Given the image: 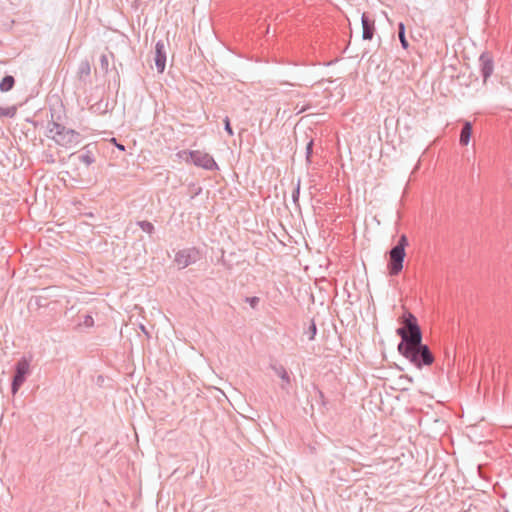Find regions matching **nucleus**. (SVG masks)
Instances as JSON below:
<instances>
[{
	"label": "nucleus",
	"instance_id": "b1692460",
	"mask_svg": "<svg viewBox=\"0 0 512 512\" xmlns=\"http://www.w3.org/2000/svg\"><path fill=\"white\" fill-rule=\"evenodd\" d=\"M245 302L248 303L253 309H255L260 302V298L256 296L246 297Z\"/></svg>",
	"mask_w": 512,
	"mask_h": 512
},
{
	"label": "nucleus",
	"instance_id": "4be33fe9",
	"mask_svg": "<svg viewBox=\"0 0 512 512\" xmlns=\"http://www.w3.org/2000/svg\"><path fill=\"white\" fill-rule=\"evenodd\" d=\"M314 391L316 394V401L319 402L322 406L326 405L324 393L316 386H314Z\"/></svg>",
	"mask_w": 512,
	"mask_h": 512
},
{
	"label": "nucleus",
	"instance_id": "2eb2a0df",
	"mask_svg": "<svg viewBox=\"0 0 512 512\" xmlns=\"http://www.w3.org/2000/svg\"><path fill=\"white\" fill-rule=\"evenodd\" d=\"M90 110L95 113H106L108 111V102H103V100H100L99 102L95 103L90 107Z\"/></svg>",
	"mask_w": 512,
	"mask_h": 512
},
{
	"label": "nucleus",
	"instance_id": "9d476101",
	"mask_svg": "<svg viewBox=\"0 0 512 512\" xmlns=\"http://www.w3.org/2000/svg\"><path fill=\"white\" fill-rule=\"evenodd\" d=\"M362 23V38L364 40H371L374 35L375 25L374 20L370 19L365 13L361 17Z\"/></svg>",
	"mask_w": 512,
	"mask_h": 512
},
{
	"label": "nucleus",
	"instance_id": "0eeeda50",
	"mask_svg": "<svg viewBox=\"0 0 512 512\" xmlns=\"http://www.w3.org/2000/svg\"><path fill=\"white\" fill-rule=\"evenodd\" d=\"M166 44L163 40H158L155 44L154 62L159 73H163L166 67Z\"/></svg>",
	"mask_w": 512,
	"mask_h": 512
},
{
	"label": "nucleus",
	"instance_id": "6ab92c4d",
	"mask_svg": "<svg viewBox=\"0 0 512 512\" xmlns=\"http://www.w3.org/2000/svg\"><path fill=\"white\" fill-rule=\"evenodd\" d=\"M300 184H301V180L298 179L296 187L292 192V201L298 207H299V197H300Z\"/></svg>",
	"mask_w": 512,
	"mask_h": 512
},
{
	"label": "nucleus",
	"instance_id": "7ed1b4c3",
	"mask_svg": "<svg viewBox=\"0 0 512 512\" xmlns=\"http://www.w3.org/2000/svg\"><path fill=\"white\" fill-rule=\"evenodd\" d=\"M407 246L408 238L406 235L402 234L399 237L396 245L389 250V261L387 264L389 275L396 276L402 271L404 259L406 256L405 248Z\"/></svg>",
	"mask_w": 512,
	"mask_h": 512
},
{
	"label": "nucleus",
	"instance_id": "bb28decb",
	"mask_svg": "<svg viewBox=\"0 0 512 512\" xmlns=\"http://www.w3.org/2000/svg\"><path fill=\"white\" fill-rule=\"evenodd\" d=\"M111 142L120 150V151H125V146L121 143H118L116 138H112L111 139Z\"/></svg>",
	"mask_w": 512,
	"mask_h": 512
},
{
	"label": "nucleus",
	"instance_id": "f8f14e48",
	"mask_svg": "<svg viewBox=\"0 0 512 512\" xmlns=\"http://www.w3.org/2000/svg\"><path fill=\"white\" fill-rule=\"evenodd\" d=\"M472 135V124L469 121H464L460 132L459 143L462 146L468 145Z\"/></svg>",
	"mask_w": 512,
	"mask_h": 512
},
{
	"label": "nucleus",
	"instance_id": "6e6552de",
	"mask_svg": "<svg viewBox=\"0 0 512 512\" xmlns=\"http://www.w3.org/2000/svg\"><path fill=\"white\" fill-rule=\"evenodd\" d=\"M480 72L484 82L492 75L494 71L493 57L488 52H483L479 57Z\"/></svg>",
	"mask_w": 512,
	"mask_h": 512
},
{
	"label": "nucleus",
	"instance_id": "423d86ee",
	"mask_svg": "<svg viewBox=\"0 0 512 512\" xmlns=\"http://www.w3.org/2000/svg\"><path fill=\"white\" fill-rule=\"evenodd\" d=\"M198 259L199 252L195 248L180 250L175 255V262L181 269L195 263Z\"/></svg>",
	"mask_w": 512,
	"mask_h": 512
},
{
	"label": "nucleus",
	"instance_id": "20e7f679",
	"mask_svg": "<svg viewBox=\"0 0 512 512\" xmlns=\"http://www.w3.org/2000/svg\"><path fill=\"white\" fill-rule=\"evenodd\" d=\"M30 374V361L22 357L15 365L14 375L11 383V393L16 395L21 386Z\"/></svg>",
	"mask_w": 512,
	"mask_h": 512
},
{
	"label": "nucleus",
	"instance_id": "1a4fd4ad",
	"mask_svg": "<svg viewBox=\"0 0 512 512\" xmlns=\"http://www.w3.org/2000/svg\"><path fill=\"white\" fill-rule=\"evenodd\" d=\"M96 146L94 144H87L81 149V155H79V161L84 163L86 166H90L95 163L96 158L94 150Z\"/></svg>",
	"mask_w": 512,
	"mask_h": 512
},
{
	"label": "nucleus",
	"instance_id": "cd10ccee",
	"mask_svg": "<svg viewBox=\"0 0 512 512\" xmlns=\"http://www.w3.org/2000/svg\"><path fill=\"white\" fill-rule=\"evenodd\" d=\"M404 378H405L406 380H408L409 382H412V381H413V380H412V377H410V376H408V375H405V376H404Z\"/></svg>",
	"mask_w": 512,
	"mask_h": 512
},
{
	"label": "nucleus",
	"instance_id": "c756f323",
	"mask_svg": "<svg viewBox=\"0 0 512 512\" xmlns=\"http://www.w3.org/2000/svg\"><path fill=\"white\" fill-rule=\"evenodd\" d=\"M503 512H509V510L508 509H504Z\"/></svg>",
	"mask_w": 512,
	"mask_h": 512
},
{
	"label": "nucleus",
	"instance_id": "f257e3e1",
	"mask_svg": "<svg viewBox=\"0 0 512 512\" xmlns=\"http://www.w3.org/2000/svg\"><path fill=\"white\" fill-rule=\"evenodd\" d=\"M402 323L403 326L396 330L401 338L397 346L398 352L417 369L432 365L435 357L428 345L422 342V331L417 318L412 313L406 312Z\"/></svg>",
	"mask_w": 512,
	"mask_h": 512
},
{
	"label": "nucleus",
	"instance_id": "dca6fc26",
	"mask_svg": "<svg viewBox=\"0 0 512 512\" xmlns=\"http://www.w3.org/2000/svg\"><path fill=\"white\" fill-rule=\"evenodd\" d=\"M78 73L81 77L90 75L91 67L88 60L81 61V63L79 64Z\"/></svg>",
	"mask_w": 512,
	"mask_h": 512
},
{
	"label": "nucleus",
	"instance_id": "c85d7f7f",
	"mask_svg": "<svg viewBox=\"0 0 512 512\" xmlns=\"http://www.w3.org/2000/svg\"><path fill=\"white\" fill-rule=\"evenodd\" d=\"M141 329L146 333L145 327L143 325H141Z\"/></svg>",
	"mask_w": 512,
	"mask_h": 512
},
{
	"label": "nucleus",
	"instance_id": "9b49d317",
	"mask_svg": "<svg viewBox=\"0 0 512 512\" xmlns=\"http://www.w3.org/2000/svg\"><path fill=\"white\" fill-rule=\"evenodd\" d=\"M270 368L273 370V372L281 378L283 381V384L281 385V388L283 390H288V386L291 384V377L287 370L279 364H271Z\"/></svg>",
	"mask_w": 512,
	"mask_h": 512
},
{
	"label": "nucleus",
	"instance_id": "a211bd4d",
	"mask_svg": "<svg viewBox=\"0 0 512 512\" xmlns=\"http://www.w3.org/2000/svg\"><path fill=\"white\" fill-rule=\"evenodd\" d=\"M16 114V107H0V118L2 117H9L12 118Z\"/></svg>",
	"mask_w": 512,
	"mask_h": 512
},
{
	"label": "nucleus",
	"instance_id": "412c9836",
	"mask_svg": "<svg viewBox=\"0 0 512 512\" xmlns=\"http://www.w3.org/2000/svg\"><path fill=\"white\" fill-rule=\"evenodd\" d=\"M313 146H314V141L313 139H311L307 145H306V162L308 164L311 163V156H312V153H313Z\"/></svg>",
	"mask_w": 512,
	"mask_h": 512
},
{
	"label": "nucleus",
	"instance_id": "aec40b11",
	"mask_svg": "<svg viewBox=\"0 0 512 512\" xmlns=\"http://www.w3.org/2000/svg\"><path fill=\"white\" fill-rule=\"evenodd\" d=\"M306 334L308 335L309 340H313L317 334V326L314 322V320H311V323L308 327V330L306 331Z\"/></svg>",
	"mask_w": 512,
	"mask_h": 512
},
{
	"label": "nucleus",
	"instance_id": "ddd939ff",
	"mask_svg": "<svg viewBox=\"0 0 512 512\" xmlns=\"http://www.w3.org/2000/svg\"><path fill=\"white\" fill-rule=\"evenodd\" d=\"M14 85H15L14 77L12 75H6L0 81V91L8 92L14 87Z\"/></svg>",
	"mask_w": 512,
	"mask_h": 512
},
{
	"label": "nucleus",
	"instance_id": "5701e85b",
	"mask_svg": "<svg viewBox=\"0 0 512 512\" xmlns=\"http://www.w3.org/2000/svg\"><path fill=\"white\" fill-rule=\"evenodd\" d=\"M100 67L101 69L104 71V72H107L108 71V67H109V59H108V56L106 54H102L100 56Z\"/></svg>",
	"mask_w": 512,
	"mask_h": 512
},
{
	"label": "nucleus",
	"instance_id": "393cba45",
	"mask_svg": "<svg viewBox=\"0 0 512 512\" xmlns=\"http://www.w3.org/2000/svg\"><path fill=\"white\" fill-rule=\"evenodd\" d=\"M223 122H224V129H225V131L228 133L229 136H233L234 133H233V129L231 127V123H230L229 117L226 116L224 118Z\"/></svg>",
	"mask_w": 512,
	"mask_h": 512
},
{
	"label": "nucleus",
	"instance_id": "f3484780",
	"mask_svg": "<svg viewBox=\"0 0 512 512\" xmlns=\"http://www.w3.org/2000/svg\"><path fill=\"white\" fill-rule=\"evenodd\" d=\"M137 225L141 228L142 231L152 234L155 230L154 225L146 220L138 221Z\"/></svg>",
	"mask_w": 512,
	"mask_h": 512
},
{
	"label": "nucleus",
	"instance_id": "f03ea898",
	"mask_svg": "<svg viewBox=\"0 0 512 512\" xmlns=\"http://www.w3.org/2000/svg\"><path fill=\"white\" fill-rule=\"evenodd\" d=\"M47 130V136L52 138L60 146L68 148L80 142V134L77 131L67 129L57 122L52 121L48 123Z\"/></svg>",
	"mask_w": 512,
	"mask_h": 512
},
{
	"label": "nucleus",
	"instance_id": "4468645a",
	"mask_svg": "<svg viewBox=\"0 0 512 512\" xmlns=\"http://www.w3.org/2000/svg\"><path fill=\"white\" fill-rule=\"evenodd\" d=\"M398 38L400 40L402 48L407 49L409 47V43L408 40L406 39L405 24L403 22L398 23Z\"/></svg>",
	"mask_w": 512,
	"mask_h": 512
},
{
	"label": "nucleus",
	"instance_id": "a878e982",
	"mask_svg": "<svg viewBox=\"0 0 512 512\" xmlns=\"http://www.w3.org/2000/svg\"><path fill=\"white\" fill-rule=\"evenodd\" d=\"M82 324L86 327H92L94 325V320L91 315H85Z\"/></svg>",
	"mask_w": 512,
	"mask_h": 512
},
{
	"label": "nucleus",
	"instance_id": "39448f33",
	"mask_svg": "<svg viewBox=\"0 0 512 512\" xmlns=\"http://www.w3.org/2000/svg\"><path fill=\"white\" fill-rule=\"evenodd\" d=\"M189 157L191 162L198 167H201L209 171L219 169L218 164L216 163L214 158L208 153H204L199 150H192L189 151Z\"/></svg>",
	"mask_w": 512,
	"mask_h": 512
}]
</instances>
